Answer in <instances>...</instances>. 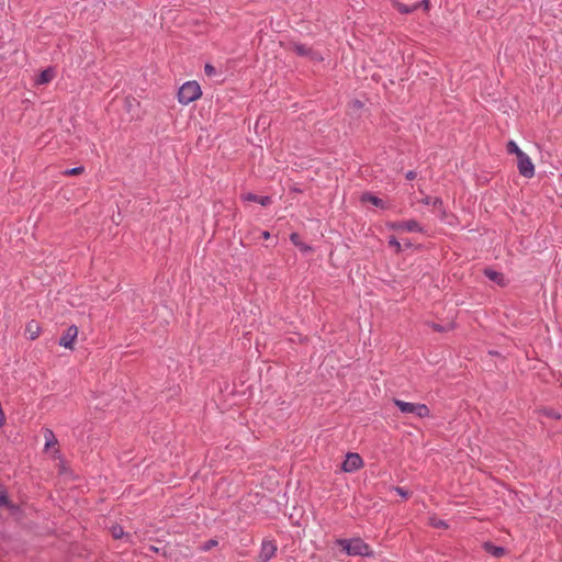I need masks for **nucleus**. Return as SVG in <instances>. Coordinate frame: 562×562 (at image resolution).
<instances>
[{"instance_id": "nucleus-9", "label": "nucleus", "mask_w": 562, "mask_h": 562, "mask_svg": "<svg viewBox=\"0 0 562 562\" xmlns=\"http://www.w3.org/2000/svg\"><path fill=\"white\" fill-rule=\"evenodd\" d=\"M422 203L425 205H431L435 210H437L441 215L445 214L443 202L438 196H425L422 199Z\"/></svg>"}, {"instance_id": "nucleus-34", "label": "nucleus", "mask_w": 562, "mask_h": 562, "mask_svg": "<svg viewBox=\"0 0 562 562\" xmlns=\"http://www.w3.org/2000/svg\"><path fill=\"white\" fill-rule=\"evenodd\" d=\"M434 328H435L436 330H438V331H441V330H442V327H441V326H439V325H436Z\"/></svg>"}, {"instance_id": "nucleus-15", "label": "nucleus", "mask_w": 562, "mask_h": 562, "mask_svg": "<svg viewBox=\"0 0 562 562\" xmlns=\"http://www.w3.org/2000/svg\"><path fill=\"white\" fill-rule=\"evenodd\" d=\"M484 273H485V276H486L490 280H492V281H494V282H496V283H498V284H502V283H503V279H504V277H503V274H502V273H499V272H497V271H495V270H492V269H486Z\"/></svg>"}, {"instance_id": "nucleus-8", "label": "nucleus", "mask_w": 562, "mask_h": 562, "mask_svg": "<svg viewBox=\"0 0 562 562\" xmlns=\"http://www.w3.org/2000/svg\"><path fill=\"white\" fill-rule=\"evenodd\" d=\"M77 336H78V328L75 325L69 326L67 328V330L60 337L59 345L65 348L71 349Z\"/></svg>"}, {"instance_id": "nucleus-35", "label": "nucleus", "mask_w": 562, "mask_h": 562, "mask_svg": "<svg viewBox=\"0 0 562 562\" xmlns=\"http://www.w3.org/2000/svg\"><path fill=\"white\" fill-rule=\"evenodd\" d=\"M150 550H151V551H155V552H157V551H158V549H157L156 547H153V546L150 547Z\"/></svg>"}, {"instance_id": "nucleus-2", "label": "nucleus", "mask_w": 562, "mask_h": 562, "mask_svg": "<svg viewBox=\"0 0 562 562\" xmlns=\"http://www.w3.org/2000/svg\"><path fill=\"white\" fill-rule=\"evenodd\" d=\"M201 94L202 91L196 81H187L180 87L178 91V101L181 104L187 105L199 99Z\"/></svg>"}, {"instance_id": "nucleus-10", "label": "nucleus", "mask_w": 562, "mask_h": 562, "mask_svg": "<svg viewBox=\"0 0 562 562\" xmlns=\"http://www.w3.org/2000/svg\"><path fill=\"white\" fill-rule=\"evenodd\" d=\"M25 333L29 337V339L34 340L36 339L41 334V326L36 321H31L27 323Z\"/></svg>"}, {"instance_id": "nucleus-26", "label": "nucleus", "mask_w": 562, "mask_h": 562, "mask_svg": "<svg viewBox=\"0 0 562 562\" xmlns=\"http://www.w3.org/2000/svg\"><path fill=\"white\" fill-rule=\"evenodd\" d=\"M82 170H83V168H82V167H75V168H71V169H67V170L65 171V173H66V175H70V176H75V175H79V173H81V172H82Z\"/></svg>"}, {"instance_id": "nucleus-20", "label": "nucleus", "mask_w": 562, "mask_h": 562, "mask_svg": "<svg viewBox=\"0 0 562 562\" xmlns=\"http://www.w3.org/2000/svg\"><path fill=\"white\" fill-rule=\"evenodd\" d=\"M217 544H218V542L216 539H210V540L205 541L204 543H202L200 549L202 551H209L212 548L216 547Z\"/></svg>"}, {"instance_id": "nucleus-1", "label": "nucleus", "mask_w": 562, "mask_h": 562, "mask_svg": "<svg viewBox=\"0 0 562 562\" xmlns=\"http://www.w3.org/2000/svg\"><path fill=\"white\" fill-rule=\"evenodd\" d=\"M337 544L348 554L353 557H370V547L360 538L338 539Z\"/></svg>"}, {"instance_id": "nucleus-19", "label": "nucleus", "mask_w": 562, "mask_h": 562, "mask_svg": "<svg viewBox=\"0 0 562 562\" xmlns=\"http://www.w3.org/2000/svg\"><path fill=\"white\" fill-rule=\"evenodd\" d=\"M44 438H45V447L46 448L50 447L52 445H54L56 442L54 432L49 429L45 430Z\"/></svg>"}, {"instance_id": "nucleus-17", "label": "nucleus", "mask_w": 562, "mask_h": 562, "mask_svg": "<svg viewBox=\"0 0 562 562\" xmlns=\"http://www.w3.org/2000/svg\"><path fill=\"white\" fill-rule=\"evenodd\" d=\"M290 239L295 246L300 247L303 251H307L311 249L308 246L301 243L300 235L297 233H292Z\"/></svg>"}, {"instance_id": "nucleus-18", "label": "nucleus", "mask_w": 562, "mask_h": 562, "mask_svg": "<svg viewBox=\"0 0 562 562\" xmlns=\"http://www.w3.org/2000/svg\"><path fill=\"white\" fill-rule=\"evenodd\" d=\"M418 7H419V4L407 5V4H404V3H396V9H397L401 13H411V12H413L414 10H416Z\"/></svg>"}, {"instance_id": "nucleus-11", "label": "nucleus", "mask_w": 562, "mask_h": 562, "mask_svg": "<svg viewBox=\"0 0 562 562\" xmlns=\"http://www.w3.org/2000/svg\"><path fill=\"white\" fill-rule=\"evenodd\" d=\"M361 201L362 202H369V203H371V204H373L374 206H378V207H382V209L385 207V204H384L383 200L378 198V196H375V195H373L370 192L363 193L362 196H361Z\"/></svg>"}, {"instance_id": "nucleus-32", "label": "nucleus", "mask_w": 562, "mask_h": 562, "mask_svg": "<svg viewBox=\"0 0 562 562\" xmlns=\"http://www.w3.org/2000/svg\"><path fill=\"white\" fill-rule=\"evenodd\" d=\"M420 5V3H418ZM422 4L425 7V9H428L429 7V0H423Z\"/></svg>"}, {"instance_id": "nucleus-3", "label": "nucleus", "mask_w": 562, "mask_h": 562, "mask_svg": "<svg viewBox=\"0 0 562 562\" xmlns=\"http://www.w3.org/2000/svg\"><path fill=\"white\" fill-rule=\"evenodd\" d=\"M394 404L404 414H413L418 417L429 415V408L425 404L408 403L402 400H394Z\"/></svg>"}, {"instance_id": "nucleus-6", "label": "nucleus", "mask_w": 562, "mask_h": 562, "mask_svg": "<svg viewBox=\"0 0 562 562\" xmlns=\"http://www.w3.org/2000/svg\"><path fill=\"white\" fill-rule=\"evenodd\" d=\"M277 544L272 540H263L261 542L260 552L258 554L257 562H269V560L276 554Z\"/></svg>"}, {"instance_id": "nucleus-31", "label": "nucleus", "mask_w": 562, "mask_h": 562, "mask_svg": "<svg viewBox=\"0 0 562 562\" xmlns=\"http://www.w3.org/2000/svg\"><path fill=\"white\" fill-rule=\"evenodd\" d=\"M547 415L550 416V417H553V418H559L560 417V415L557 414L555 412H553L552 409L547 411Z\"/></svg>"}, {"instance_id": "nucleus-22", "label": "nucleus", "mask_w": 562, "mask_h": 562, "mask_svg": "<svg viewBox=\"0 0 562 562\" xmlns=\"http://www.w3.org/2000/svg\"><path fill=\"white\" fill-rule=\"evenodd\" d=\"M111 533H112L113 538H115V539H120L124 536V531L121 526H113L111 528Z\"/></svg>"}, {"instance_id": "nucleus-4", "label": "nucleus", "mask_w": 562, "mask_h": 562, "mask_svg": "<svg viewBox=\"0 0 562 562\" xmlns=\"http://www.w3.org/2000/svg\"><path fill=\"white\" fill-rule=\"evenodd\" d=\"M517 168L525 178H532L535 176V166L530 157L524 151H519L517 156Z\"/></svg>"}, {"instance_id": "nucleus-7", "label": "nucleus", "mask_w": 562, "mask_h": 562, "mask_svg": "<svg viewBox=\"0 0 562 562\" xmlns=\"http://www.w3.org/2000/svg\"><path fill=\"white\" fill-rule=\"evenodd\" d=\"M363 462L358 453H347L345 461L341 464L344 472H355L362 467Z\"/></svg>"}, {"instance_id": "nucleus-28", "label": "nucleus", "mask_w": 562, "mask_h": 562, "mask_svg": "<svg viewBox=\"0 0 562 562\" xmlns=\"http://www.w3.org/2000/svg\"><path fill=\"white\" fill-rule=\"evenodd\" d=\"M395 492L403 498L408 497V492L406 490H404L403 487H395Z\"/></svg>"}, {"instance_id": "nucleus-25", "label": "nucleus", "mask_w": 562, "mask_h": 562, "mask_svg": "<svg viewBox=\"0 0 562 562\" xmlns=\"http://www.w3.org/2000/svg\"><path fill=\"white\" fill-rule=\"evenodd\" d=\"M308 58L314 61L323 60L322 55L318 52L314 50L313 48H312V53H310V55H308Z\"/></svg>"}, {"instance_id": "nucleus-30", "label": "nucleus", "mask_w": 562, "mask_h": 562, "mask_svg": "<svg viewBox=\"0 0 562 562\" xmlns=\"http://www.w3.org/2000/svg\"><path fill=\"white\" fill-rule=\"evenodd\" d=\"M405 177H406V179H408V180H413V179H415V178H416V172L411 170V171H408V172L406 173V176H405Z\"/></svg>"}, {"instance_id": "nucleus-16", "label": "nucleus", "mask_w": 562, "mask_h": 562, "mask_svg": "<svg viewBox=\"0 0 562 562\" xmlns=\"http://www.w3.org/2000/svg\"><path fill=\"white\" fill-rule=\"evenodd\" d=\"M294 52L300 56L308 57L310 53H312V47H308L305 44H295Z\"/></svg>"}, {"instance_id": "nucleus-27", "label": "nucleus", "mask_w": 562, "mask_h": 562, "mask_svg": "<svg viewBox=\"0 0 562 562\" xmlns=\"http://www.w3.org/2000/svg\"><path fill=\"white\" fill-rule=\"evenodd\" d=\"M204 71H205V74H206L207 76H213V75H215V72H216L215 68H214L212 65H210V64H206V65H205V67H204Z\"/></svg>"}, {"instance_id": "nucleus-24", "label": "nucleus", "mask_w": 562, "mask_h": 562, "mask_svg": "<svg viewBox=\"0 0 562 562\" xmlns=\"http://www.w3.org/2000/svg\"><path fill=\"white\" fill-rule=\"evenodd\" d=\"M389 245L393 247L397 252H400L402 249L400 241L395 237H391L389 239Z\"/></svg>"}, {"instance_id": "nucleus-29", "label": "nucleus", "mask_w": 562, "mask_h": 562, "mask_svg": "<svg viewBox=\"0 0 562 562\" xmlns=\"http://www.w3.org/2000/svg\"><path fill=\"white\" fill-rule=\"evenodd\" d=\"M432 525H434L435 527H438V528L447 527V524H446L443 520H441V519L435 520V521L432 522Z\"/></svg>"}, {"instance_id": "nucleus-5", "label": "nucleus", "mask_w": 562, "mask_h": 562, "mask_svg": "<svg viewBox=\"0 0 562 562\" xmlns=\"http://www.w3.org/2000/svg\"><path fill=\"white\" fill-rule=\"evenodd\" d=\"M387 227L393 231H402V232H409V233L423 232V227L415 220L392 222V223L387 224Z\"/></svg>"}, {"instance_id": "nucleus-21", "label": "nucleus", "mask_w": 562, "mask_h": 562, "mask_svg": "<svg viewBox=\"0 0 562 562\" xmlns=\"http://www.w3.org/2000/svg\"><path fill=\"white\" fill-rule=\"evenodd\" d=\"M507 151L509 154H515L516 156L519 155V151H522L518 145L514 140H509L507 144Z\"/></svg>"}, {"instance_id": "nucleus-23", "label": "nucleus", "mask_w": 562, "mask_h": 562, "mask_svg": "<svg viewBox=\"0 0 562 562\" xmlns=\"http://www.w3.org/2000/svg\"><path fill=\"white\" fill-rule=\"evenodd\" d=\"M0 505L1 506H8L9 505L7 492L1 486H0Z\"/></svg>"}, {"instance_id": "nucleus-12", "label": "nucleus", "mask_w": 562, "mask_h": 562, "mask_svg": "<svg viewBox=\"0 0 562 562\" xmlns=\"http://www.w3.org/2000/svg\"><path fill=\"white\" fill-rule=\"evenodd\" d=\"M54 76H55V71H54V69H53V68H47V69L43 70V71L40 74V76H38V78H37L36 82H37L38 85H45V83H48V82H50V81L53 80Z\"/></svg>"}, {"instance_id": "nucleus-14", "label": "nucleus", "mask_w": 562, "mask_h": 562, "mask_svg": "<svg viewBox=\"0 0 562 562\" xmlns=\"http://www.w3.org/2000/svg\"><path fill=\"white\" fill-rule=\"evenodd\" d=\"M245 199L247 201H252V202H257L263 206L266 205H269L270 202H271V199L269 196H259V195H256L254 193H248Z\"/></svg>"}, {"instance_id": "nucleus-33", "label": "nucleus", "mask_w": 562, "mask_h": 562, "mask_svg": "<svg viewBox=\"0 0 562 562\" xmlns=\"http://www.w3.org/2000/svg\"><path fill=\"white\" fill-rule=\"evenodd\" d=\"M262 237H263L265 239L270 238V233H269V232H263V233H262Z\"/></svg>"}, {"instance_id": "nucleus-13", "label": "nucleus", "mask_w": 562, "mask_h": 562, "mask_svg": "<svg viewBox=\"0 0 562 562\" xmlns=\"http://www.w3.org/2000/svg\"><path fill=\"white\" fill-rule=\"evenodd\" d=\"M484 547L493 557L501 558L505 554V549L503 547L494 546L490 542L485 543Z\"/></svg>"}]
</instances>
